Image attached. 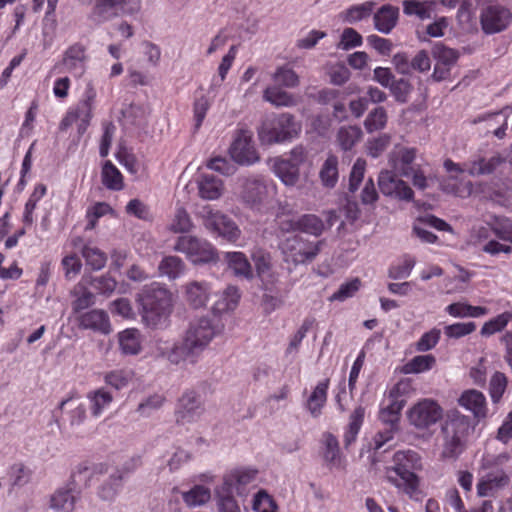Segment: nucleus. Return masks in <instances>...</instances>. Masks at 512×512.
Listing matches in <instances>:
<instances>
[{
    "label": "nucleus",
    "instance_id": "obj_17",
    "mask_svg": "<svg viewBox=\"0 0 512 512\" xmlns=\"http://www.w3.org/2000/svg\"><path fill=\"white\" fill-rule=\"evenodd\" d=\"M256 474L257 471L252 469H235L224 477L221 486L225 490L236 491L239 496H244L246 487L255 481Z\"/></svg>",
    "mask_w": 512,
    "mask_h": 512
},
{
    "label": "nucleus",
    "instance_id": "obj_59",
    "mask_svg": "<svg viewBox=\"0 0 512 512\" xmlns=\"http://www.w3.org/2000/svg\"><path fill=\"white\" fill-rule=\"evenodd\" d=\"M32 471L22 463H16L9 470V477L12 486H24L31 479Z\"/></svg>",
    "mask_w": 512,
    "mask_h": 512
},
{
    "label": "nucleus",
    "instance_id": "obj_38",
    "mask_svg": "<svg viewBox=\"0 0 512 512\" xmlns=\"http://www.w3.org/2000/svg\"><path fill=\"white\" fill-rule=\"evenodd\" d=\"M322 443L324 446L323 457L331 466L339 467L341 464L339 443L333 434L326 432L323 434Z\"/></svg>",
    "mask_w": 512,
    "mask_h": 512
},
{
    "label": "nucleus",
    "instance_id": "obj_51",
    "mask_svg": "<svg viewBox=\"0 0 512 512\" xmlns=\"http://www.w3.org/2000/svg\"><path fill=\"white\" fill-rule=\"evenodd\" d=\"M217 495V506L219 512H241L240 506L233 498L231 491L219 486L215 490Z\"/></svg>",
    "mask_w": 512,
    "mask_h": 512
},
{
    "label": "nucleus",
    "instance_id": "obj_20",
    "mask_svg": "<svg viewBox=\"0 0 512 512\" xmlns=\"http://www.w3.org/2000/svg\"><path fill=\"white\" fill-rule=\"evenodd\" d=\"M79 499V492L70 486L57 489L50 497L49 507L56 512H73Z\"/></svg>",
    "mask_w": 512,
    "mask_h": 512
},
{
    "label": "nucleus",
    "instance_id": "obj_29",
    "mask_svg": "<svg viewBox=\"0 0 512 512\" xmlns=\"http://www.w3.org/2000/svg\"><path fill=\"white\" fill-rule=\"evenodd\" d=\"M473 123H483L487 133H493L497 138L502 139L507 128V115L504 111L489 113L475 119Z\"/></svg>",
    "mask_w": 512,
    "mask_h": 512
},
{
    "label": "nucleus",
    "instance_id": "obj_22",
    "mask_svg": "<svg viewBox=\"0 0 512 512\" xmlns=\"http://www.w3.org/2000/svg\"><path fill=\"white\" fill-rule=\"evenodd\" d=\"M399 18V8L390 4L383 5L374 14V26L377 31L389 34L396 26Z\"/></svg>",
    "mask_w": 512,
    "mask_h": 512
},
{
    "label": "nucleus",
    "instance_id": "obj_55",
    "mask_svg": "<svg viewBox=\"0 0 512 512\" xmlns=\"http://www.w3.org/2000/svg\"><path fill=\"white\" fill-rule=\"evenodd\" d=\"M404 405L403 399L391 398V403L380 411L381 421L393 427L398 422L400 411Z\"/></svg>",
    "mask_w": 512,
    "mask_h": 512
},
{
    "label": "nucleus",
    "instance_id": "obj_13",
    "mask_svg": "<svg viewBox=\"0 0 512 512\" xmlns=\"http://www.w3.org/2000/svg\"><path fill=\"white\" fill-rule=\"evenodd\" d=\"M442 416V408L431 399L420 401L410 409L408 414L411 424L417 428H427L438 422Z\"/></svg>",
    "mask_w": 512,
    "mask_h": 512
},
{
    "label": "nucleus",
    "instance_id": "obj_2",
    "mask_svg": "<svg viewBox=\"0 0 512 512\" xmlns=\"http://www.w3.org/2000/svg\"><path fill=\"white\" fill-rule=\"evenodd\" d=\"M393 465L386 467V478L389 483L401 490L410 499L420 500V479L416 471L422 469V460L415 451H398L393 456Z\"/></svg>",
    "mask_w": 512,
    "mask_h": 512
},
{
    "label": "nucleus",
    "instance_id": "obj_61",
    "mask_svg": "<svg viewBox=\"0 0 512 512\" xmlns=\"http://www.w3.org/2000/svg\"><path fill=\"white\" fill-rule=\"evenodd\" d=\"M360 285L361 281L358 278L343 283L340 285L339 289L330 296L329 300L340 302L345 301L359 290Z\"/></svg>",
    "mask_w": 512,
    "mask_h": 512
},
{
    "label": "nucleus",
    "instance_id": "obj_7",
    "mask_svg": "<svg viewBox=\"0 0 512 512\" xmlns=\"http://www.w3.org/2000/svg\"><path fill=\"white\" fill-rule=\"evenodd\" d=\"M174 250L185 254L193 263H210L218 260L217 250L212 244L192 235L178 237Z\"/></svg>",
    "mask_w": 512,
    "mask_h": 512
},
{
    "label": "nucleus",
    "instance_id": "obj_5",
    "mask_svg": "<svg viewBox=\"0 0 512 512\" xmlns=\"http://www.w3.org/2000/svg\"><path fill=\"white\" fill-rule=\"evenodd\" d=\"M324 244V240L310 241L299 234H293L279 242V249L286 263L299 265L312 262Z\"/></svg>",
    "mask_w": 512,
    "mask_h": 512
},
{
    "label": "nucleus",
    "instance_id": "obj_32",
    "mask_svg": "<svg viewBox=\"0 0 512 512\" xmlns=\"http://www.w3.org/2000/svg\"><path fill=\"white\" fill-rule=\"evenodd\" d=\"M263 100L269 102L275 107H291L296 104L293 95L277 85L268 86L263 91Z\"/></svg>",
    "mask_w": 512,
    "mask_h": 512
},
{
    "label": "nucleus",
    "instance_id": "obj_45",
    "mask_svg": "<svg viewBox=\"0 0 512 512\" xmlns=\"http://www.w3.org/2000/svg\"><path fill=\"white\" fill-rule=\"evenodd\" d=\"M361 137L362 130L358 126H343L337 132V142L345 151L351 150Z\"/></svg>",
    "mask_w": 512,
    "mask_h": 512
},
{
    "label": "nucleus",
    "instance_id": "obj_16",
    "mask_svg": "<svg viewBox=\"0 0 512 512\" xmlns=\"http://www.w3.org/2000/svg\"><path fill=\"white\" fill-rule=\"evenodd\" d=\"M505 162L506 157L500 153H495L488 158L478 153L473 155L464 165L470 176L478 177L494 173Z\"/></svg>",
    "mask_w": 512,
    "mask_h": 512
},
{
    "label": "nucleus",
    "instance_id": "obj_8",
    "mask_svg": "<svg viewBox=\"0 0 512 512\" xmlns=\"http://www.w3.org/2000/svg\"><path fill=\"white\" fill-rule=\"evenodd\" d=\"M204 226L229 242H236L241 236L238 225L227 215L204 206L200 212Z\"/></svg>",
    "mask_w": 512,
    "mask_h": 512
},
{
    "label": "nucleus",
    "instance_id": "obj_23",
    "mask_svg": "<svg viewBox=\"0 0 512 512\" xmlns=\"http://www.w3.org/2000/svg\"><path fill=\"white\" fill-rule=\"evenodd\" d=\"M197 185L199 196L205 200H217L224 191L223 181L210 174H202L197 181Z\"/></svg>",
    "mask_w": 512,
    "mask_h": 512
},
{
    "label": "nucleus",
    "instance_id": "obj_41",
    "mask_svg": "<svg viewBox=\"0 0 512 512\" xmlns=\"http://www.w3.org/2000/svg\"><path fill=\"white\" fill-rule=\"evenodd\" d=\"M210 498L211 492L209 488L203 485H195L189 491L182 492V499L190 508L205 505L209 502Z\"/></svg>",
    "mask_w": 512,
    "mask_h": 512
},
{
    "label": "nucleus",
    "instance_id": "obj_21",
    "mask_svg": "<svg viewBox=\"0 0 512 512\" xmlns=\"http://www.w3.org/2000/svg\"><path fill=\"white\" fill-rule=\"evenodd\" d=\"M124 472L115 469L97 488V496L105 502H113L123 484Z\"/></svg>",
    "mask_w": 512,
    "mask_h": 512
},
{
    "label": "nucleus",
    "instance_id": "obj_26",
    "mask_svg": "<svg viewBox=\"0 0 512 512\" xmlns=\"http://www.w3.org/2000/svg\"><path fill=\"white\" fill-rule=\"evenodd\" d=\"M211 288L207 282L191 281L185 286L187 302L194 308H201L206 305Z\"/></svg>",
    "mask_w": 512,
    "mask_h": 512
},
{
    "label": "nucleus",
    "instance_id": "obj_37",
    "mask_svg": "<svg viewBox=\"0 0 512 512\" xmlns=\"http://www.w3.org/2000/svg\"><path fill=\"white\" fill-rule=\"evenodd\" d=\"M298 231L319 237L325 230L323 220L315 214H304L296 220Z\"/></svg>",
    "mask_w": 512,
    "mask_h": 512
},
{
    "label": "nucleus",
    "instance_id": "obj_30",
    "mask_svg": "<svg viewBox=\"0 0 512 512\" xmlns=\"http://www.w3.org/2000/svg\"><path fill=\"white\" fill-rule=\"evenodd\" d=\"M273 172L286 186L296 185L300 177L299 167L283 158L274 160Z\"/></svg>",
    "mask_w": 512,
    "mask_h": 512
},
{
    "label": "nucleus",
    "instance_id": "obj_11",
    "mask_svg": "<svg viewBox=\"0 0 512 512\" xmlns=\"http://www.w3.org/2000/svg\"><path fill=\"white\" fill-rule=\"evenodd\" d=\"M229 153L234 162L240 165H251L259 160L254 146L253 132L242 127L236 131Z\"/></svg>",
    "mask_w": 512,
    "mask_h": 512
},
{
    "label": "nucleus",
    "instance_id": "obj_64",
    "mask_svg": "<svg viewBox=\"0 0 512 512\" xmlns=\"http://www.w3.org/2000/svg\"><path fill=\"white\" fill-rule=\"evenodd\" d=\"M274 500L265 491H259L253 500V510L255 512H276Z\"/></svg>",
    "mask_w": 512,
    "mask_h": 512
},
{
    "label": "nucleus",
    "instance_id": "obj_35",
    "mask_svg": "<svg viewBox=\"0 0 512 512\" xmlns=\"http://www.w3.org/2000/svg\"><path fill=\"white\" fill-rule=\"evenodd\" d=\"M509 478L504 473L500 475H489L477 484V494L480 497L493 496L499 489L505 487Z\"/></svg>",
    "mask_w": 512,
    "mask_h": 512
},
{
    "label": "nucleus",
    "instance_id": "obj_14",
    "mask_svg": "<svg viewBox=\"0 0 512 512\" xmlns=\"http://www.w3.org/2000/svg\"><path fill=\"white\" fill-rule=\"evenodd\" d=\"M205 408L201 396L195 391L185 392L179 399L175 416L179 424H189L197 421Z\"/></svg>",
    "mask_w": 512,
    "mask_h": 512
},
{
    "label": "nucleus",
    "instance_id": "obj_42",
    "mask_svg": "<svg viewBox=\"0 0 512 512\" xmlns=\"http://www.w3.org/2000/svg\"><path fill=\"white\" fill-rule=\"evenodd\" d=\"M434 5L435 2L433 1L405 0L403 2V11L407 15H416L424 20L432 17Z\"/></svg>",
    "mask_w": 512,
    "mask_h": 512
},
{
    "label": "nucleus",
    "instance_id": "obj_54",
    "mask_svg": "<svg viewBox=\"0 0 512 512\" xmlns=\"http://www.w3.org/2000/svg\"><path fill=\"white\" fill-rule=\"evenodd\" d=\"M82 256L93 270H101L107 262L105 253L97 247L85 245L82 249Z\"/></svg>",
    "mask_w": 512,
    "mask_h": 512
},
{
    "label": "nucleus",
    "instance_id": "obj_36",
    "mask_svg": "<svg viewBox=\"0 0 512 512\" xmlns=\"http://www.w3.org/2000/svg\"><path fill=\"white\" fill-rule=\"evenodd\" d=\"M70 407L68 413L69 425L72 428L81 426L86 419V408L84 404L73 398H67L59 403V409L64 410L66 406Z\"/></svg>",
    "mask_w": 512,
    "mask_h": 512
},
{
    "label": "nucleus",
    "instance_id": "obj_44",
    "mask_svg": "<svg viewBox=\"0 0 512 512\" xmlns=\"http://www.w3.org/2000/svg\"><path fill=\"white\" fill-rule=\"evenodd\" d=\"M101 179L103 185L110 190L119 191L123 188V177L110 161H106L103 165Z\"/></svg>",
    "mask_w": 512,
    "mask_h": 512
},
{
    "label": "nucleus",
    "instance_id": "obj_1",
    "mask_svg": "<svg viewBox=\"0 0 512 512\" xmlns=\"http://www.w3.org/2000/svg\"><path fill=\"white\" fill-rule=\"evenodd\" d=\"M218 331L212 320L201 317L189 323L181 342L169 344L163 339L154 342V354L173 365L186 361L195 363L198 356L209 346Z\"/></svg>",
    "mask_w": 512,
    "mask_h": 512
},
{
    "label": "nucleus",
    "instance_id": "obj_48",
    "mask_svg": "<svg viewBox=\"0 0 512 512\" xmlns=\"http://www.w3.org/2000/svg\"><path fill=\"white\" fill-rule=\"evenodd\" d=\"M446 311L453 317H481L487 314V308L472 306L465 303H452L446 307Z\"/></svg>",
    "mask_w": 512,
    "mask_h": 512
},
{
    "label": "nucleus",
    "instance_id": "obj_60",
    "mask_svg": "<svg viewBox=\"0 0 512 512\" xmlns=\"http://www.w3.org/2000/svg\"><path fill=\"white\" fill-rule=\"evenodd\" d=\"M511 316L508 315V313L505 311L496 317L490 319L481 328V335L482 336H491L497 332L502 331L509 323V318Z\"/></svg>",
    "mask_w": 512,
    "mask_h": 512
},
{
    "label": "nucleus",
    "instance_id": "obj_6",
    "mask_svg": "<svg viewBox=\"0 0 512 512\" xmlns=\"http://www.w3.org/2000/svg\"><path fill=\"white\" fill-rule=\"evenodd\" d=\"M299 130L292 114H272L263 120L258 136L263 144L281 143L296 136Z\"/></svg>",
    "mask_w": 512,
    "mask_h": 512
},
{
    "label": "nucleus",
    "instance_id": "obj_3",
    "mask_svg": "<svg viewBox=\"0 0 512 512\" xmlns=\"http://www.w3.org/2000/svg\"><path fill=\"white\" fill-rule=\"evenodd\" d=\"M143 322L151 328L164 326L173 310L172 293L160 283H151L138 294Z\"/></svg>",
    "mask_w": 512,
    "mask_h": 512
},
{
    "label": "nucleus",
    "instance_id": "obj_18",
    "mask_svg": "<svg viewBox=\"0 0 512 512\" xmlns=\"http://www.w3.org/2000/svg\"><path fill=\"white\" fill-rule=\"evenodd\" d=\"M251 258L254 262L257 276L265 286L274 285L278 281V276L272 271V262L270 253L261 248L253 249Z\"/></svg>",
    "mask_w": 512,
    "mask_h": 512
},
{
    "label": "nucleus",
    "instance_id": "obj_24",
    "mask_svg": "<svg viewBox=\"0 0 512 512\" xmlns=\"http://www.w3.org/2000/svg\"><path fill=\"white\" fill-rule=\"evenodd\" d=\"M224 260L227 263L229 269L233 271L236 277H241L247 280H251L254 277L252 266L242 252H226Z\"/></svg>",
    "mask_w": 512,
    "mask_h": 512
},
{
    "label": "nucleus",
    "instance_id": "obj_25",
    "mask_svg": "<svg viewBox=\"0 0 512 512\" xmlns=\"http://www.w3.org/2000/svg\"><path fill=\"white\" fill-rule=\"evenodd\" d=\"M458 402L477 418H484L487 414L486 399L480 391L474 389L464 391Z\"/></svg>",
    "mask_w": 512,
    "mask_h": 512
},
{
    "label": "nucleus",
    "instance_id": "obj_46",
    "mask_svg": "<svg viewBox=\"0 0 512 512\" xmlns=\"http://www.w3.org/2000/svg\"><path fill=\"white\" fill-rule=\"evenodd\" d=\"M272 79L277 86L284 88H295L300 83L298 74L287 65L277 67Z\"/></svg>",
    "mask_w": 512,
    "mask_h": 512
},
{
    "label": "nucleus",
    "instance_id": "obj_50",
    "mask_svg": "<svg viewBox=\"0 0 512 512\" xmlns=\"http://www.w3.org/2000/svg\"><path fill=\"white\" fill-rule=\"evenodd\" d=\"M436 363V358L431 355H418L413 357L409 362L403 366V371L406 374L421 373L430 370Z\"/></svg>",
    "mask_w": 512,
    "mask_h": 512
},
{
    "label": "nucleus",
    "instance_id": "obj_28",
    "mask_svg": "<svg viewBox=\"0 0 512 512\" xmlns=\"http://www.w3.org/2000/svg\"><path fill=\"white\" fill-rule=\"evenodd\" d=\"M85 50L81 45H73L65 52L63 57V66L65 69L80 77L85 70Z\"/></svg>",
    "mask_w": 512,
    "mask_h": 512
},
{
    "label": "nucleus",
    "instance_id": "obj_19",
    "mask_svg": "<svg viewBox=\"0 0 512 512\" xmlns=\"http://www.w3.org/2000/svg\"><path fill=\"white\" fill-rule=\"evenodd\" d=\"M78 321L79 327L83 329H90L102 334H109L111 332L109 316L104 310L93 309L82 313L79 315Z\"/></svg>",
    "mask_w": 512,
    "mask_h": 512
},
{
    "label": "nucleus",
    "instance_id": "obj_34",
    "mask_svg": "<svg viewBox=\"0 0 512 512\" xmlns=\"http://www.w3.org/2000/svg\"><path fill=\"white\" fill-rule=\"evenodd\" d=\"M328 385V379L319 382L307 400V409L314 418L321 414V410L326 403Z\"/></svg>",
    "mask_w": 512,
    "mask_h": 512
},
{
    "label": "nucleus",
    "instance_id": "obj_4",
    "mask_svg": "<svg viewBox=\"0 0 512 512\" xmlns=\"http://www.w3.org/2000/svg\"><path fill=\"white\" fill-rule=\"evenodd\" d=\"M471 429L468 417L458 411H451L442 426L443 450L442 457L456 459L465 448L466 438Z\"/></svg>",
    "mask_w": 512,
    "mask_h": 512
},
{
    "label": "nucleus",
    "instance_id": "obj_53",
    "mask_svg": "<svg viewBox=\"0 0 512 512\" xmlns=\"http://www.w3.org/2000/svg\"><path fill=\"white\" fill-rule=\"evenodd\" d=\"M73 294L76 296V299L72 302V310L75 313L89 308L95 302L94 294L83 286H76Z\"/></svg>",
    "mask_w": 512,
    "mask_h": 512
},
{
    "label": "nucleus",
    "instance_id": "obj_58",
    "mask_svg": "<svg viewBox=\"0 0 512 512\" xmlns=\"http://www.w3.org/2000/svg\"><path fill=\"white\" fill-rule=\"evenodd\" d=\"M193 227V223L188 212L182 208H177L174 218L170 224V230L175 233L189 232Z\"/></svg>",
    "mask_w": 512,
    "mask_h": 512
},
{
    "label": "nucleus",
    "instance_id": "obj_43",
    "mask_svg": "<svg viewBox=\"0 0 512 512\" xmlns=\"http://www.w3.org/2000/svg\"><path fill=\"white\" fill-rule=\"evenodd\" d=\"M95 98L96 91L89 85L85 91L84 98L79 102L76 109L72 111L77 120L91 121Z\"/></svg>",
    "mask_w": 512,
    "mask_h": 512
},
{
    "label": "nucleus",
    "instance_id": "obj_33",
    "mask_svg": "<svg viewBox=\"0 0 512 512\" xmlns=\"http://www.w3.org/2000/svg\"><path fill=\"white\" fill-rule=\"evenodd\" d=\"M319 178L322 185L326 188H334L338 182V158L329 154L319 171Z\"/></svg>",
    "mask_w": 512,
    "mask_h": 512
},
{
    "label": "nucleus",
    "instance_id": "obj_31",
    "mask_svg": "<svg viewBox=\"0 0 512 512\" xmlns=\"http://www.w3.org/2000/svg\"><path fill=\"white\" fill-rule=\"evenodd\" d=\"M121 352L125 355H136L141 350V334L137 329H126L118 334Z\"/></svg>",
    "mask_w": 512,
    "mask_h": 512
},
{
    "label": "nucleus",
    "instance_id": "obj_27",
    "mask_svg": "<svg viewBox=\"0 0 512 512\" xmlns=\"http://www.w3.org/2000/svg\"><path fill=\"white\" fill-rule=\"evenodd\" d=\"M89 400V408L92 416L98 418L103 416L111 407L113 402V395L105 388H99L90 391L87 394Z\"/></svg>",
    "mask_w": 512,
    "mask_h": 512
},
{
    "label": "nucleus",
    "instance_id": "obj_40",
    "mask_svg": "<svg viewBox=\"0 0 512 512\" xmlns=\"http://www.w3.org/2000/svg\"><path fill=\"white\" fill-rule=\"evenodd\" d=\"M184 269V262L177 256H166L158 265L160 275L171 280L178 278L184 272Z\"/></svg>",
    "mask_w": 512,
    "mask_h": 512
},
{
    "label": "nucleus",
    "instance_id": "obj_39",
    "mask_svg": "<svg viewBox=\"0 0 512 512\" xmlns=\"http://www.w3.org/2000/svg\"><path fill=\"white\" fill-rule=\"evenodd\" d=\"M415 265L416 258L410 254H404L389 268L388 276L394 280L405 279L409 277Z\"/></svg>",
    "mask_w": 512,
    "mask_h": 512
},
{
    "label": "nucleus",
    "instance_id": "obj_12",
    "mask_svg": "<svg viewBox=\"0 0 512 512\" xmlns=\"http://www.w3.org/2000/svg\"><path fill=\"white\" fill-rule=\"evenodd\" d=\"M270 188L260 178L246 179L242 184L240 198L251 209L260 210L268 203Z\"/></svg>",
    "mask_w": 512,
    "mask_h": 512
},
{
    "label": "nucleus",
    "instance_id": "obj_49",
    "mask_svg": "<svg viewBox=\"0 0 512 512\" xmlns=\"http://www.w3.org/2000/svg\"><path fill=\"white\" fill-rule=\"evenodd\" d=\"M388 116L384 107H376L367 115L364 127L368 133H373L385 128Z\"/></svg>",
    "mask_w": 512,
    "mask_h": 512
},
{
    "label": "nucleus",
    "instance_id": "obj_9",
    "mask_svg": "<svg viewBox=\"0 0 512 512\" xmlns=\"http://www.w3.org/2000/svg\"><path fill=\"white\" fill-rule=\"evenodd\" d=\"M140 0H97L91 18L105 22L120 15H132L140 10Z\"/></svg>",
    "mask_w": 512,
    "mask_h": 512
},
{
    "label": "nucleus",
    "instance_id": "obj_62",
    "mask_svg": "<svg viewBox=\"0 0 512 512\" xmlns=\"http://www.w3.org/2000/svg\"><path fill=\"white\" fill-rule=\"evenodd\" d=\"M366 170V161L362 158H358L352 166L349 175V186L348 189L351 193L358 190L360 183L364 178Z\"/></svg>",
    "mask_w": 512,
    "mask_h": 512
},
{
    "label": "nucleus",
    "instance_id": "obj_56",
    "mask_svg": "<svg viewBox=\"0 0 512 512\" xmlns=\"http://www.w3.org/2000/svg\"><path fill=\"white\" fill-rule=\"evenodd\" d=\"M432 55L437 60V63L448 67L456 63L459 57L456 50L448 48L441 43H436L433 46Z\"/></svg>",
    "mask_w": 512,
    "mask_h": 512
},
{
    "label": "nucleus",
    "instance_id": "obj_57",
    "mask_svg": "<svg viewBox=\"0 0 512 512\" xmlns=\"http://www.w3.org/2000/svg\"><path fill=\"white\" fill-rule=\"evenodd\" d=\"M374 5H375L374 2L367 1L362 4H358V5H354V6L350 7L346 11L345 20L348 23L353 24L355 22H358L360 20H363V19L369 17L373 11Z\"/></svg>",
    "mask_w": 512,
    "mask_h": 512
},
{
    "label": "nucleus",
    "instance_id": "obj_52",
    "mask_svg": "<svg viewBox=\"0 0 512 512\" xmlns=\"http://www.w3.org/2000/svg\"><path fill=\"white\" fill-rule=\"evenodd\" d=\"M364 413H365L364 408L359 406L351 414L350 423H349L348 429L344 435L345 447H348L356 439V436L359 432L360 426L363 422Z\"/></svg>",
    "mask_w": 512,
    "mask_h": 512
},
{
    "label": "nucleus",
    "instance_id": "obj_10",
    "mask_svg": "<svg viewBox=\"0 0 512 512\" xmlns=\"http://www.w3.org/2000/svg\"><path fill=\"white\" fill-rule=\"evenodd\" d=\"M480 24L485 34L491 35L506 30L512 22V13L504 5L490 3L480 12Z\"/></svg>",
    "mask_w": 512,
    "mask_h": 512
},
{
    "label": "nucleus",
    "instance_id": "obj_15",
    "mask_svg": "<svg viewBox=\"0 0 512 512\" xmlns=\"http://www.w3.org/2000/svg\"><path fill=\"white\" fill-rule=\"evenodd\" d=\"M417 149L414 147L396 146L388 156L389 164L395 172L410 177L418 166L415 164Z\"/></svg>",
    "mask_w": 512,
    "mask_h": 512
},
{
    "label": "nucleus",
    "instance_id": "obj_63",
    "mask_svg": "<svg viewBox=\"0 0 512 512\" xmlns=\"http://www.w3.org/2000/svg\"><path fill=\"white\" fill-rule=\"evenodd\" d=\"M391 137L388 134H382L379 137L370 139L366 143V151L372 158L379 157L389 146Z\"/></svg>",
    "mask_w": 512,
    "mask_h": 512
},
{
    "label": "nucleus",
    "instance_id": "obj_47",
    "mask_svg": "<svg viewBox=\"0 0 512 512\" xmlns=\"http://www.w3.org/2000/svg\"><path fill=\"white\" fill-rule=\"evenodd\" d=\"M240 299V293L236 286H228L221 298L215 303L214 310L223 313L236 308Z\"/></svg>",
    "mask_w": 512,
    "mask_h": 512
}]
</instances>
